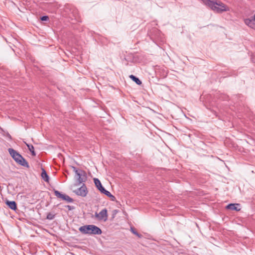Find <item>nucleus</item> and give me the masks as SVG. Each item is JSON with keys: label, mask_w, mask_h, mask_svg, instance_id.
Instances as JSON below:
<instances>
[{"label": "nucleus", "mask_w": 255, "mask_h": 255, "mask_svg": "<svg viewBox=\"0 0 255 255\" xmlns=\"http://www.w3.org/2000/svg\"><path fill=\"white\" fill-rule=\"evenodd\" d=\"M101 193L105 194L108 197H109L110 196V195L111 194L110 192H109L108 191L106 190L105 189H104L103 192H102Z\"/></svg>", "instance_id": "obj_17"}, {"label": "nucleus", "mask_w": 255, "mask_h": 255, "mask_svg": "<svg viewBox=\"0 0 255 255\" xmlns=\"http://www.w3.org/2000/svg\"><path fill=\"white\" fill-rule=\"evenodd\" d=\"M129 77L137 85H140L141 84V81L138 78L136 77L134 75H131L130 76H129Z\"/></svg>", "instance_id": "obj_14"}, {"label": "nucleus", "mask_w": 255, "mask_h": 255, "mask_svg": "<svg viewBox=\"0 0 255 255\" xmlns=\"http://www.w3.org/2000/svg\"><path fill=\"white\" fill-rule=\"evenodd\" d=\"M41 177L42 179L46 182L49 181V176L47 175L45 170L43 168H42V172L41 174Z\"/></svg>", "instance_id": "obj_11"}, {"label": "nucleus", "mask_w": 255, "mask_h": 255, "mask_svg": "<svg viewBox=\"0 0 255 255\" xmlns=\"http://www.w3.org/2000/svg\"><path fill=\"white\" fill-rule=\"evenodd\" d=\"M95 217L99 220L106 221L108 219L107 210L104 209L99 213H96Z\"/></svg>", "instance_id": "obj_5"}, {"label": "nucleus", "mask_w": 255, "mask_h": 255, "mask_svg": "<svg viewBox=\"0 0 255 255\" xmlns=\"http://www.w3.org/2000/svg\"><path fill=\"white\" fill-rule=\"evenodd\" d=\"M74 192L77 195L81 196L82 197H85L88 193V190L85 184H83L81 187L74 191Z\"/></svg>", "instance_id": "obj_6"}, {"label": "nucleus", "mask_w": 255, "mask_h": 255, "mask_svg": "<svg viewBox=\"0 0 255 255\" xmlns=\"http://www.w3.org/2000/svg\"><path fill=\"white\" fill-rule=\"evenodd\" d=\"M8 150L11 156L16 163L24 167H29L28 162L18 152L12 148H9Z\"/></svg>", "instance_id": "obj_3"}, {"label": "nucleus", "mask_w": 255, "mask_h": 255, "mask_svg": "<svg viewBox=\"0 0 255 255\" xmlns=\"http://www.w3.org/2000/svg\"><path fill=\"white\" fill-rule=\"evenodd\" d=\"M131 232H132L133 234L135 235H136V236H137L138 237H139V238H141V237H142V235H140V234H138V233H137V232L135 230V229H134V228H131Z\"/></svg>", "instance_id": "obj_15"}, {"label": "nucleus", "mask_w": 255, "mask_h": 255, "mask_svg": "<svg viewBox=\"0 0 255 255\" xmlns=\"http://www.w3.org/2000/svg\"><path fill=\"white\" fill-rule=\"evenodd\" d=\"M244 21L247 25L255 29V14L250 18L245 19Z\"/></svg>", "instance_id": "obj_8"}, {"label": "nucleus", "mask_w": 255, "mask_h": 255, "mask_svg": "<svg viewBox=\"0 0 255 255\" xmlns=\"http://www.w3.org/2000/svg\"><path fill=\"white\" fill-rule=\"evenodd\" d=\"M24 143L26 144V145L27 146V147H28V148L29 150V151L31 152V154L33 156H35L36 155V153H35V152L34 151V148L33 146L32 145H31V144H28V143H27L25 142H24Z\"/></svg>", "instance_id": "obj_13"}, {"label": "nucleus", "mask_w": 255, "mask_h": 255, "mask_svg": "<svg viewBox=\"0 0 255 255\" xmlns=\"http://www.w3.org/2000/svg\"><path fill=\"white\" fill-rule=\"evenodd\" d=\"M54 194L57 198H61L64 200L67 201L68 202H72L73 201V199L69 196L65 194H61L60 192H59L57 190H54Z\"/></svg>", "instance_id": "obj_7"}, {"label": "nucleus", "mask_w": 255, "mask_h": 255, "mask_svg": "<svg viewBox=\"0 0 255 255\" xmlns=\"http://www.w3.org/2000/svg\"><path fill=\"white\" fill-rule=\"evenodd\" d=\"M73 171L75 173L76 177L79 184L84 182L87 180L86 173L83 170L77 169L74 166H72Z\"/></svg>", "instance_id": "obj_4"}, {"label": "nucleus", "mask_w": 255, "mask_h": 255, "mask_svg": "<svg viewBox=\"0 0 255 255\" xmlns=\"http://www.w3.org/2000/svg\"><path fill=\"white\" fill-rule=\"evenodd\" d=\"M237 206H239V204H230L226 207V208L231 210L239 211L240 209L237 208Z\"/></svg>", "instance_id": "obj_12"}, {"label": "nucleus", "mask_w": 255, "mask_h": 255, "mask_svg": "<svg viewBox=\"0 0 255 255\" xmlns=\"http://www.w3.org/2000/svg\"><path fill=\"white\" fill-rule=\"evenodd\" d=\"M79 230L83 234L100 235L102 234L101 230L99 227L93 225L81 226L79 228Z\"/></svg>", "instance_id": "obj_2"}, {"label": "nucleus", "mask_w": 255, "mask_h": 255, "mask_svg": "<svg viewBox=\"0 0 255 255\" xmlns=\"http://www.w3.org/2000/svg\"><path fill=\"white\" fill-rule=\"evenodd\" d=\"M42 21H47L49 19V17L47 16H43L40 18Z\"/></svg>", "instance_id": "obj_18"}, {"label": "nucleus", "mask_w": 255, "mask_h": 255, "mask_svg": "<svg viewBox=\"0 0 255 255\" xmlns=\"http://www.w3.org/2000/svg\"><path fill=\"white\" fill-rule=\"evenodd\" d=\"M207 6L209 7L212 10L217 13H222L224 11L230 10L229 6L220 1L216 0H201Z\"/></svg>", "instance_id": "obj_1"}, {"label": "nucleus", "mask_w": 255, "mask_h": 255, "mask_svg": "<svg viewBox=\"0 0 255 255\" xmlns=\"http://www.w3.org/2000/svg\"><path fill=\"white\" fill-rule=\"evenodd\" d=\"M94 183L97 188L101 192H103L105 188L103 187L100 181L98 178L94 179Z\"/></svg>", "instance_id": "obj_9"}, {"label": "nucleus", "mask_w": 255, "mask_h": 255, "mask_svg": "<svg viewBox=\"0 0 255 255\" xmlns=\"http://www.w3.org/2000/svg\"><path fill=\"white\" fill-rule=\"evenodd\" d=\"M5 204H6L7 206H8V207L13 210H15L16 209H17V206H16V203L15 201H6L5 202Z\"/></svg>", "instance_id": "obj_10"}, {"label": "nucleus", "mask_w": 255, "mask_h": 255, "mask_svg": "<svg viewBox=\"0 0 255 255\" xmlns=\"http://www.w3.org/2000/svg\"><path fill=\"white\" fill-rule=\"evenodd\" d=\"M54 218V215L51 213H48L47 215V219L49 220H52Z\"/></svg>", "instance_id": "obj_16"}, {"label": "nucleus", "mask_w": 255, "mask_h": 255, "mask_svg": "<svg viewBox=\"0 0 255 255\" xmlns=\"http://www.w3.org/2000/svg\"><path fill=\"white\" fill-rule=\"evenodd\" d=\"M110 198L111 200L112 201H115L116 200V198L114 196H113V195L111 194L110 196L109 197Z\"/></svg>", "instance_id": "obj_19"}]
</instances>
